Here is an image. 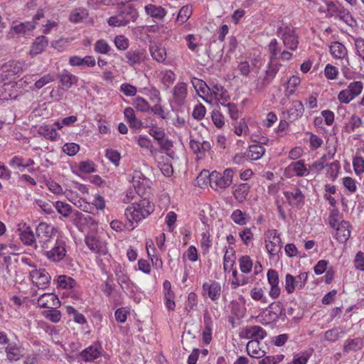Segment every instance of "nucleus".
I'll list each match as a JSON object with an SVG mask.
<instances>
[{"instance_id":"6","label":"nucleus","mask_w":364,"mask_h":364,"mask_svg":"<svg viewBox=\"0 0 364 364\" xmlns=\"http://www.w3.org/2000/svg\"><path fill=\"white\" fill-rule=\"evenodd\" d=\"M47 229H36V236L30 229L24 230L19 232L20 239L26 245H33L37 240L39 242L47 241L50 237V232Z\"/></svg>"},{"instance_id":"4","label":"nucleus","mask_w":364,"mask_h":364,"mask_svg":"<svg viewBox=\"0 0 364 364\" xmlns=\"http://www.w3.org/2000/svg\"><path fill=\"white\" fill-rule=\"evenodd\" d=\"M363 90V84L361 81L350 82L347 88L342 90L338 95V100L342 104H348L357 97Z\"/></svg>"},{"instance_id":"11","label":"nucleus","mask_w":364,"mask_h":364,"mask_svg":"<svg viewBox=\"0 0 364 364\" xmlns=\"http://www.w3.org/2000/svg\"><path fill=\"white\" fill-rule=\"evenodd\" d=\"M308 279L306 272H301L296 277L287 274L285 278V289L288 294H291L296 288L302 289L305 287Z\"/></svg>"},{"instance_id":"15","label":"nucleus","mask_w":364,"mask_h":364,"mask_svg":"<svg viewBox=\"0 0 364 364\" xmlns=\"http://www.w3.org/2000/svg\"><path fill=\"white\" fill-rule=\"evenodd\" d=\"M38 305L41 308L56 309L60 306L58 297L53 293L41 295L38 299Z\"/></svg>"},{"instance_id":"26","label":"nucleus","mask_w":364,"mask_h":364,"mask_svg":"<svg viewBox=\"0 0 364 364\" xmlns=\"http://www.w3.org/2000/svg\"><path fill=\"white\" fill-rule=\"evenodd\" d=\"M243 336L252 340L263 339L267 336V332L259 326H252L246 328L242 332Z\"/></svg>"},{"instance_id":"63","label":"nucleus","mask_w":364,"mask_h":364,"mask_svg":"<svg viewBox=\"0 0 364 364\" xmlns=\"http://www.w3.org/2000/svg\"><path fill=\"white\" fill-rule=\"evenodd\" d=\"M78 168L80 171L84 173H90L95 171V164L90 160L80 161L78 164Z\"/></svg>"},{"instance_id":"41","label":"nucleus","mask_w":364,"mask_h":364,"mask_svg":"<svg viewBox=\"0 0 364 364\" xmlns=\"http://www.w3.org/2000/svg\"><path fill=\"white\" fill-rule=\"evenodd\" d=\"M8 360L10 361H16L23 357L21 349L16 345H9L6 348Z\"/></svg>"},{"instance_id":"13","label":"nucleus","mask_w":364,"mask_h":364,"mask_svg":"<svg viewBox=\"0 0 364 364\" xmlns=\"http://www.w3.org/2000/svg\"><path fill=\"white\" fill-rule=\"evenodd\" d=\"M30 277L34 285L38 289H46L50 281V276L45 269H33L30 272Z\"/></svg>"},{"instance_id":"48","label":"nucleus","mask_w":364,"mask_h":364,"mask_svg":"<svg viewBox=\"0 0 364 364\" xmlns=\"http://www.w3.org/2000/svg\"><path fill=\"white\" fill-rule=\"evenodd\" d=\"M363 346V341L360 338H356L354 339L347 340L344 345V350L345 351H355L360 350Z\"/></svg>"},{"instance_id":"19","label":"nucleus","mask_w":364,"mask_h":364,"mask_svg":"<svg viewBox=\"0 0 364 364\" xmlns=\"http://www.w3.org/2000/svg\"><path fill=\"white\" fill-rule=\"evenodd\" d=\"M284 196L291 205L301 207L304 204L305 196L299 188L285 191Z\"/></svg>"},{"instance_id":"30","label":"nucleus","mask_w":364,"mask_h":364,"mask_svg":"<svg viewBox=\"0 0 364 364\" xmlns=\"http://www.w3.org/2000/svg\"><path fill=\"white\" fill-rule=\"evenodd\" d=\"M274 60H269L267 68L265 71L264 81L267 84L270 83L273 80L282 66L281 63L277 62L274 63Z\"/></svg>"},{"instance_id":"35","label":"nucleus","mask_w":364,"mask_h":364,"mask_svg":"<svg viewBox=\"0 0 364 364\" xmlns=\"http://www.w3.org/2000/svg\"><path fill=\"white\" fill-rule=\"evenodd\" d=\"M60 81L63 86L66 88L71 87L77 82V77L66 70H63L60 75Z\"/></svg>"},{"instance_id":"46","label":"nucleus","mask_w":364,"mask_h":364,"mask_svg":"<svg viewBox=\"0 0 364 364\" xmlns=\"http://www.w3.org/2000/svg\"><path fill=\"white\" fill-rule=\"evenodd\" d=\"M193 13V7L191 5L183 6L179 11L177 16V21L181 24L186 23Z\"/></svg>"},{"instance_id":"23","label":"nucleus","mask_w":364,"mask_h":364,"mask_svg":"<svg viewBox=\"0 0 364 364\" xmlns=\"http://www.w3.org/2000/svg\"><path fill=\"white\" fill-rule=\"evenodd\" d=\"M144 11L147 16L160 21L167 14V11L164 7L152 4L145 5Z\"/></svg>"},{"instance_id":"54","label":"nucleus","mask_w":364,"mask_h":364,"mask_svg":"<svg viewBox=\"0 0 364 364\" xmlns=\"http://www.w3.org/2000/svg\"><path fill=\"white\" fill-rule=\"evenodd\" d=\"M57 282L58 285L63 289H72L76 284V282L73 278L66 275H60Z\"/></svg>"},{"instance_id":"22","label":"nucleus","mask_w":364,"mask_h":364,"mask_svg":"<svg viewBox=\"0 0 364 364\" xmlns=\"http://www.w3.org/2000/svg\"><path fill=\"white\" fill-rule=\"evenodd\" d=\"M246 348L248 355L252 358H263L266 354L264 348L260 346V343L258 340L250 341L247 344Z\"/></svg>"},{"instance_id":"21","label":"nucleus","mask_w":364,"mask_h":364,"mask_svg":"<svg viewBox=\"0 0 364 364\" xmlns=\"http://www.w3.org/2000/svg\"><path fill=\"white\" fill-rule=\"evenodd\" d=\"M172 94L177 104H183L188 95L187 84L183 82H177L173 88Z\"/></svg>"},{"instance_id":"55","label":"nucleus","mask_w":364,"mask_h":364,"mask_svg":"<svg viewBox=\"0 0 364 364\" xmlns=\"http://www.w3.org/2000/svg\"><path fill=\"white\" fill-rule=\"evenodd\" d=\"M340 168L341 166L338 161H335L329 164L326 167L327 176L329 177L331 180L334 181L338 176Z\"/></svg>"},{"instance_id":"17","label":"nucleus","mask_w":364,"mask_h":364,"mask_svg":"<svg viewBox=\"0 0 364 364\" xmlns=\"http://www.w3.org/2000/svg\"><path fill=\"white\" fill-rule=\"evenodd\" d=\"M85 243L90 250L99 255H105L107 252L105 242L100 240L93 234H88L86 236Z\"/></svg>"},{"instance_id":"53","label":"nucleus","mask_w":364,"mask_h":364,"mask_svg":"<svg viewBox=\"0 0 364 364\" xmlns=\"http://www.w3.org/2000/svg\"><path fill=\"white\" fill-rule=\"evenodd\" d=\"M133 106L134 108H136L138 111L141 112H146L150 110V105L147 100H146L144 98L141 97H136L134 99L133 101Z\"/></svg>"},{"instance_id":"45","label":"nucleus","mask_w":364,"mask_h":364,"mask_svg":"<svg viewBox=\"0 0 364 364\" xmlns=\"http://www.w3.org/2000/svg\"><path fill=\"white\" fill-rule=\"evenodd\" d=\"M80 355L85 361L90 362L97 358L100 355V352L98 351L97 348L90 346L86 349L83 350Z\"/></svg>"},{"instance_id":"1","label":"nucleus","mask_w":364,"mask_h":364,"mask_svg":"<svg viewBox=\"0 0 364 364\" xmlns=\"http://www.w3.org/2000/svg\"><path fill=\"white\" fill-rule=\"evenodd\" d=\"M132 183L136 193L142 197L138 202L132 203L125 210V216L130 223V225L134 227L138 223L148 215L154 209V205L147 198L146 193L151 189V181L146 177L140 171L134 170L132 173Z\"/></svg>"},{"instance_id":"64","label":"nucleus","mask_w":364,"mask_h":364,"mask_svg":"<svg viewBox=\"0 0 364 364\" xmlns=\"http://www.w3.org/2000/svg\"><path fill=\"white\" fill-rule=\"evenodd\" d=\"M353 166L356 175L360 176L364 173V158L355 156L353 160Z\"/></svg>"},{"instance_id":"10","label":"nucleus","mask_w":364,"mask_h":364,"mask_svg":"<svg viewBox=\"0 0 364 364\" xmlns=\"http://www.w3.org/2000/svg\"><path fill=\"white\" fill-rule=\"evenodd\" d=\"M210 92L209 100L207 98L205 101L212 104H218L221 105H225L230 100V96L228 91L220 85H213L211 88H208Z\"/></svg>"},{"instance_id":"3","label":"nucleus","mask_w":364,"mask_h":364,"mask_svg":"<svg viewBox=\"0 0 364 364\" xmlns=\"http://www.w3.org/2000/svg\"><path fill=\"white\" fill-rule=\"evenodd\" d=\"M233 176L232 168H226L223 173L213 171L211 172L210 187L214 190L226 188L232 184Z\"/></svg>"},{"instance_id":"56","label":"nucleus","mask_w":364,"mask_h":364,"mask_svg":"<svg viewBox=\"0 0 364 364\" xmlns=\"http://www.w3.org/2000/svg\"><path fill=\"white\" fill-rule=\"evenodd\" d=\"M115 274L117 277V282L122 288H124V286L127 287L130 282V279L127 274L124 273L121 267H118L115 269Z\"/></svg>"},{"instance_id":"44","label":"nucleus","mask_w":364,"mask_h":364,"mask_svg":"<svg viewBox=\"0 0 364 364\" xmlns=\"http://www.w3.org/2000/svg\"><path fill=\"white\" fill-rule=\"evenodd\" d=\"M94 50L99 54L108 55L112 48L106 40L99 39L94 44Z\"/></svg>"},{"instance_id":"36","label":"nucleus","mask_w":364,"mask_h":364,"mask_svg":"<svg viewBox=\"0 0 364 364\" xmlns=\"http://www.w3.org/2000/svg\"><path fill=\"white\" fill-rule=\"evenodd\" d=\"M88 16V12L85 9L77 8L73 9L69 16V20L73 23L83 21Z\"/></svg>"},{"instance_id":"27","label":"nucleus","mask_w":364,"mask_h":364,"mask_svg":"<svg viewBox=\"0 0 364 364\" xmlns=\"http://www.w3.org/2000/svg\"><path fill=\"white\" fill-rule=\"evenodd\" d=\"M328 223L331 228H349L348 222L343 219L342 214L338 210H332L328 216Z\"/></svg>"},{"instance_id":"28","label":"nucleus","mask_w":364,"mask_h":364,"mask_svg":"<svg viewBox=\"0 0 364 364\" xmlns=\"http://www.w3.org/2000/svg\"><path fill=\"white\" fill-rule=\"evenodd\" d=\"M48 46V40L45 36H38L32 43L30 55L32 56L41 54Z\"/></svg>"},{"instance_id":"42","label":"nucleus","mask_w":364,"mask_h":364,"mask_svg":"<svg viewBox=\"0 0 364 364\" xmlns=\"http://www.w3.org/2000/svg\"><path fill=\"white\" fill-rule=\"evenodd\" d=\"M185 40L187 43V46L190 50L193 53H198L199 50V48L200 46V38L193 35V34H188L185 37Z\"/></svg>"},{"instance_id":"51","label":"nucleus","mask_w":364,"mask_h":364,"mask_svg":"<svg viewBox=\"0 0 364 364\" xmlns=\"http://www.w3.org/2000/svg\"><path fill=\"white\" fill-rule=\"evenodd\" d=\"M232 220L239 225H245L248 222L250 217L240 210H235L231 215Z\"/></svg>"},{"instance_id":"38","label":"nucleus","mask_w":364,"mask_h":364,"mask_svg":"<svg viewBox=\"0 0 364 364\" xmlns=\"http://www.w3.org/2000/svg\"><path fill=\"white\" fill-rule=\"evenodd\" d=\"M122 16L127 21V24L130 22H134L139 16L137 11L131 5L124 6L119 10Z\"/></svg>"},{"instance_id":"34","label":"nucleus","mask_w":364,"mask_h":364,"mask_svg":"<svg viewBox=\"0 0 364 364\" xmlns=\"http://www.w3.org/2000/svg\"><path fill=\"white\" fill-rule=\"evenodd\" d=\"M203 290L205 293L208 292L209 297L215 301L219 298L221 288L218 282H213L211 284L205 283L203 285Z\"/></svg>"},{"instance_id":"52","label":"nucleus","mask_w":364,"mask_h":364,"mask_svg":"<svg viewBox=\"0 0 364 364\" xmlns=\"http://www.w3.org/2000/svg\"><path fill=\"white\" fill-rule=\"evenodd\" d=\"M144 93L154 103H160L161 101L160 92L154 87H144Z\"/></svg>"},{"instance_id":"40","label":"nucleus","mask_w":364,"mask_h":364,"mask_svg":"<svg viewBox=\"0 0 364 364\" xmlns=\"http://www.w3.org/2000/svg\"><path fill=\"white\" fill-rule=\"evenodd\" d=\"M205 327L203 330V341L208 345L212 340L211 318L209 316H204Z\"/></svg>"},{"instance_id":"25","label":"nucleus","mask_w":364,"mask_h":364,"mask_svg":"<svg viewBox=\"0 0 364 364\" xmlns=\"http://www.w3.org/2000/svg\"><path fill=\"white\" fill-rule=\"evenodd\" d=\"M65 252L66 250L63 245V242L60 241L50 250L47 251L46 255L49 259L53 262H59L64 258Z\"/></svg>"},{"instance_id":"57","label":"nucleus","mask_w":364,"mask_h":364,"mask_svg":"<svg viewBox=\"0 0 364 364\" xmlns=\"http://www.w3.org/2000/svg\"><path fill=\"white\" fill-rule=\"evenodd\" d=\"M55 77L54 75L51 74H46L41 77L39 80H36L34 83L33 86H31L30 88L31 90L37 89L40 90L47 84L54 81Z\"/></svg>"},{"instance_id":"43","label":"nucleus","mask_w":364,"mask_h":364,"mask_svg":"<svg viewBox=\"0 0 364 364\" xmlns=\"http://www.w3.org/2000/svg\"><path fill=\"white\" fill-rule=\"evenodd\" d=\"M326 161V156L323 155L318 159L314 161L311 165L309 166L308 169L309 173L319 174L321 171L325 168V164Z\"/></svg>"},{"instance_id":"16","label":"nucleus","mask_w":364,"mask_h":364,"mask_svg":"<svg viewBox=\"0 0 364 364\" xmlns=\"http://www.w3.org/2000/svg\"><path fill=\"white\" fill-rule=\"evenodd\" d=\"M68 63L72 67L93 68L96 65V60L92 55H85L83 58L79 55H72L69 58Z\"/></svg>"},{"instance_id":"39","label":"nucleus","mask_w":364,"mask_h":364,"mask_svg":"<svg viewBox=\"0 0 364 364\" xmlns=\"http://www.w3.org/2000/svg\"><path fill=\"white\" fill-rule=\"evenodd\" d=\"M265 149L260 144H253L249 146L247 157L252 160H258L264 154Z\"/></svg>"},{"instance_id":"18","label":"nucleus","mask_w":364,"mask_h":364,"mask_svg":"<svg viewBox=\"0 0 364 364\" xmlns=\"http://www.w3.org/2000/svg\"><path fill=\"white\" fill-rule=\"evenodd\" d=\"M34 164L35 162L32 159H25L19 156H14L9 161V166L13 168L18 169L21 171L28 168L31 173L34 171V169L31 168Z\"/></svg>"},{"instance_id":"29","label":"nucleus","mask_w":364,"mask_h":364,"mask_svg":"<svg viewBox=\"0 0 364 364\" xmlns=\"http://www.w3.org/2000/svg\"><path fill=\"white\" fill-rule=\"evenodd\" d=\"M149 51L154 60L166 64V50L164 46L161 44L151 45L149 47Z\"/></svg>"},{"instance_id":"14","label":"nucleus","mask_w":364,"mask_h":364,"mask_svg":"<svg viewBox=\"0 0 364 364\" xmlns=\"http://www.w3.org/2000/svg\"><path fill=\"white\" fill-rule=\"evenodd\" d=\"M125 61L129 66L134 67L144 63L147 58V53L141 48L130 49L124 54Z\"/></svg>"},{"instance_id":"47","label":"nucleus","mask_w":364,"mask_h":364,"mask_svg":"<svg viewBox=\"0 0 364 364\" xmlns=\"http://www.w3.org/2000/svg\"><path fill=\"white\" fill-rule=\"evenodd\" d=\"M36 26V23L34 21H26L13 26L11 29L16 33H25L27 31L33 30Z\"/></svg>"},{"instance_id":"31","label":"nucleus","mask_w":364,"mask_h":364,"mask_svg":"<svg viewBox=\"0 0 364 364\" xmlns=\"http://www.w3.org/2000/svg\"><path fill=\"white\" fill-rule=\"evenodd\" d=\"M250 186L248 183H241L233 187V195L235 199L240 202H244L249 193Z\"/></svg>"},{"instance_id":"37","label":"nucleus","mask_w":364,"mask_h":364,"mask_svg":"<svg viewBox=\"0 0 364 364\" xmlns=\"http://www.w3.org/2000/svg\"><path fill=\"white\" fill-rule=\"evenodd\" d=\"M159 77L161 83L166 88H169L176 79V75L171 70H162Z\"/></svg>"},{"instance_id":"5","label":"nucleus","mask_w":364,"mask_h":364,"mask_svg":"<svg viewBox=\"0 0 364 364\" xmlns=\"http://www.w3.org/2000/svg\"><path fill=\"white\" fill-rule=\"evenodd\" d=\"M277 33L286 48L291 50L297 48L299 40L295 28L287 26H282L277 28Z\"/></svg>"},{"instance_id":"9","label":"nucleus","mask_w":364,"mask_h":364,"mask_svg":"<svg viewBox=\"0 0 364 364\" xmlns=\"http://www.w3.org/2000/svg\"><path fill=\"white\" fill-rule=\"evenodd\" d=\"M54 207L58 213H60L63 217H68L71 215L73 224L75 226H78L82 225L81 221L83 219V214L79 211L75 210L73 211L71 206L65 202L63 201H56L54 204Z\"/></svg>"},{"instance_id":"24","label":"nucleus","mask_w":364,"mask_h":364,"mask_svg":"<svg viewBox=\"0 0 364 364\" xmlns=\"http://www.w3.org/2000/svg\"><path fill=\"white\" fill-rule=\"evenodd\" d=\"M37 132L39 135L52 141H57L60 138V134L57 132L56 128L51 124H42L39 126Z\"/></svg>"},{"instance_id":"33","label":"nucleus","mask_w":364,"mask_h":364,"mask_svg":"<svg viewBox=\"0 0 364 364\" xmlns=\"http://www.w3.org/2000/svg\"><path fill=\"white\" fill-rule=\"evenodd\" d=\"M301 83V79L297 75H292L285 83L284 95L289 97L293 95Z\"/></svg>"},{"instance_id":"8","label":"nucleus","mask_w":364,"mask_h":364,"mask_svg":"<svg viewBox=\"0 0 364 364\" xmlns=\"http://www.w3.org/2000/svg\"><path fill=\"white\" fill-rule=\"evenodd\" d=\"M265 246L272 256H275L280 252L282 250V240L279 235L277 233L276 229L268 230L265 234Z\"/></svg>"},{"instance_id":"58","label":"nucleus","mask_w":364,"mask_h":364,"mask_svg":"<svg viewBox=\"0 0 364 364\" xmlns=\"http://www.w3.org/2000/svg\"><path fill=\"white\" fill-rule=\"evenodd\" d=\"M211 173L207 170L202 171L196 178V183L200 188L207 186L208 184L210 186Z\"/></svg>"},{"instance_id":"12","label":"nucleus","mask_w":364,"mask_h":364,"mask_svg":"<svg viewBox=\"0 0 364 364\" xmlns=\"http://www.w3.org/2000/svg\"><path fill=\"white\" fill-rule=\"evenodd\" d=\"M309 174V171L304 160H299L291 163L284 171V176L286 178H291L294 176L303 177Z\"/></svg>"},{"instance_id":"61","label":"nucleus","mask_w":364,"mask_h":364,"mask_svg":"<svg viewBox=\"0 0 364 364\" xmlns=\"http://www.w3.org/2000/svg\"><path fill=\"white\" fill-rule=\"evenodd\" d=\"M342 183L350 193L352 194L356 192L357 182L354 178L350 176H345L342 178Z\"/></svg>"},{"instance_id":"60","label":"nucleus","mask_w":364,"mask_h":364,"mask_svg":"<svg viewBox=\"0 0 364 364\" xmlns=\"http://www.w3.org/2000/svg\"><path fill=\"white\" fill-rule=\"evenodd\" d=\"M114 43L119 50H126L129 46V39L123 35L117 36Z\"/></svg>"},{"instance_id":"50","label":"nucleus","mask_w":364,"mask_h":364,"mask_svg":"<svg viewBox=\"0 0 364 364\" xmlns=\"http://www.w3.org/2000/svg\"><path fill=\"white\" fill-rule=\"evenodd\" d=\"M267 50L269 53V60H275L278 53L281 51L279 42L276 38L272 39L267 45Z\"/></svg>"},{"instance_id":"62","label":"nucleus","mask_w":364,"mask_h":364,"mask_svg":"<svg viewBox=\"0 0 364 364\" xmlns=\"http://www.w3.org/2000/svg\"><path fill=\"white\" fill-rule=\"evenodd\" d=\"M333 235L339 242L344 243L348 240L350 232V229H336Z\"/></svg>"},{"instance_id":"49","label":"nucleus","mask_w":364,"mask_h":364,"mask_svg":"<svg viewBox=\"0 0 364 364\" xmlns=\"http://www.w3.org/2000/svg\"><path fill=\"white\" fill-rule=\"evenodd\" d=\"M107 23L112 27L124 26L127 24V21L122 16L119 11L114 16L109 18Z\"/></svg>"},{"instance_id":"7","label":"nucleus","mask_w":364,"mask_h":364,"mask_svg":"<svg viewBox=\"0 0 364 364\" xmlns=\"http://www.w3.org/2000/svg\"><path fill=\"white\" fill-rule=\"evenodd\" d=\"M329 50L330 53L335 58L346 60V65H343L341 70L346 78H350V69L348 68V65H349V60L347 57L348 51L345 46L341 43L336 41L331 43Z\"/></svg>"},{"instance_id":"2","label":"nucleus","mask_w":364,"mask_h":364,"mask_svg":"<svg viewBox=\"0 0 364 364\" xmlns=\"http://www.w3.org/2000/svg\"><path fill=\"white\" fill-rule=\"evenodd\" d=\"M324 2L325 7L321 6L318 11L325 14L326 17L339 19L350 27H353L356 24V21L350 11L341 3L328 0H326Z\"/></svg>"},{"instance_id":"20","label":"nucleus","mask_w":364,"mask_h":364,"mask_svg":"<svg viewBox=\"0 0 364 364\" xmlns=\"http://www.w3.org/2000/svg\"><path fill=\"white\" fill-rule=\"evenodd\" d=\"M17 87L15 82L4 83L0 87V101L14 99L17 97Z\"/></svg>"},{"instance_id":"32","label":"nucleus","mask_w":364,"mask_h":364,"mask_svg":"<svg viewBox=\"0 0 364 364\" xmlns=\"http://www.w3.org/2000/svg\"><path fill=\"white\" fill-rule=\"evenodd\" d=\"M304 107L301 101L294 100L288 110V117L292 120L297 119L303 115Z\"/></svg>"},{"instance_id":"59","label":"nucleus","mask_w":364,"mask_h":364,"mask_svg":"<svg viewBox=\"0 0 364 364\" xmlns=\"http://www.w3.org/2000/svg\"><path fill=\"white\" fill-rule=\"evenodd\" d=\"M240 268L242 272L247 274L252 268V261L250 257L247 255L242 256L239 259Z\"/></svg>"}]
</instances>
